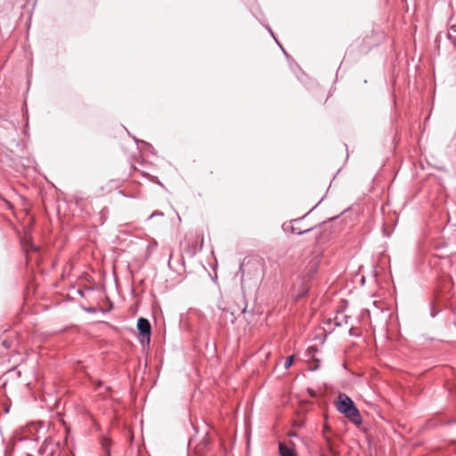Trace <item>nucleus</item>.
<instances>
[{
    "label": "nucleus",
    "mask_w": 456,
    "mask_h": 456,
    "mask_svg": "<svg viewBox=\"0 0 456 456\" xmlns=\"http://www.w3.org/2000/svg\"><path fill=\"white\" fill-rule=\"evenodd\" d=\"M240 273L241 290L246 294L260 285L264 275L263 265L256 257L246 256L240 264Z\"/></svg>",
    "instance_id": "1"
},
{
    "label": "nucleus",
    "mask_w": 456,
    "mask_h": 456,
    "mask_svg": "<svg viewBox=\"0 0 456 456\" xmlns=\"http://www.w3.org/2000/svg\"><path fill=\"white\" fill-rule=\"evenodd\" d=\"M338 412L345 415L352 423L360 426L362 423V416L354 402L346 394H339L336 402Z\"/></svg>",
    "instance_id": "2"
},
{
    "label": "nucleus",
    "mask_w": 456,
    "mask_h": 456,
    "mask_svg": "<svg viewBox=\"0 0 456 456\" xmlns=\"http://www.w3.org/2000/svg\"><path fill=\"white\" fill-rule=\"evenodd\" d=\"M323 199H322L315 206H314L305 215H304L303 216L301 217H298V218H295V219H292L290 220L289 222H285L282 224V230L285 232H291V233H297L298 235H303V234H306L312 231H314L316 229H318L322 224H319V225H315V226H313V227H309V228H306V229H304V230H300L299 228L296 227L295 226V224L297 223H299L301 222L303 219H305L306 217V216H308L319 204L320 202Z\"/></svg>",
    "instance_id": "3"
},
{
    "label": "nucleus",
    "mask_w": 456,
    "mask_h": 456,
    "mask_svg": "<svg viewBox=\"0 0 456 456\" xmlns=\"http://www.w3.org/2000/svg\"><path fill=\"white\" fill-rule=\"evenodd\" d=\"M138 340L142 348L149 347L151 343V325L148 319L140 317L137 320Z\"/></svg>",
    "instance_id": "4"
},
{
    "label": "nucleus",
    "mask_w": 456,
    "mask_h": 456,
    "mask_svg": "<svg viewBox=\"0 0 456 456\" xmlns=\"http://www.w3.org/2000/svg\"><path fill=\"white\" fill-rule=\"evenodd\" d=\"M314 273H315V269H313L306 276H304L302 278L301 284L297 290V298H302L307 295V293L309 292V289H310L309 282L313 279Z\"/></svg>",
    "instance_id": "5"
},
{
    "label": "nucleus",
    "mask_w": 456,
    "mask_h": 456,
    "mask_svg": "<svg viewBox=\"0 0 456 456\" xmlns=\"http://www.w3.org/2000/svg\"><path fill=\"white\" fill-rule=\"evenodd\" d=\"M203 244H204L203 236H197L195 243L187 245V247L185 248L184 250L189 256L192 257L202 249Z\"/></svg>",
    "instance_id": "6"
},
{
    "label": "nucleus",
    "mask_w": 456,
    "mask_h": 456,
    "mask_svg": "<svg viewBox=\"0 0 456 456\" xmlns=\"http://www.w3.org/2000/svg\"><path fill=\"white\" fill-rule=\"evenodd\" d=\"M280 456H297L294 448L289 447L283 443H279Z\"/></svg>",
    "instance_id": "7"
},
{
    "label": "nucleus",
    "mask_w": 456,
    "mask_h": 456,
    "mask_svg": "<svg viewBox=\"0 0 456 456\" xmlns=\"http://www.w3.org/2000/svg\"><path fill=\"white\" fill-rule=\"evenodd\" d=\"M102 446L104 451V456H110V441L107 438L102 440Z\"/></svg>",
    "instance_id": "8"
},
{
    "label": "nucleus",
    "mask_w": 456,
    "mask_h": 456,
    "mask_svg": "<svg viewBox=\"0 0 456 456\" xmlns=\"http://www.w3.org/2000/svg\"><path fill=\"white\" fill-rule=\"evenodd\" d=\"M351 319L349 315H343L341 319L338 317L335 318V326H342L344 323L346 324L348 321Z\"/></svg>",
    "instance_id": "9"
},
{
    "label": "nucleus",
    "mask_w": 456,
    "mask_h": 456,
    "mask_svg": "<svg viewBox=\"0 0 456 456\" xmlns=\"http://www.w3.org/2000/svg\"><path fill=\"white\" fill-rule=\"evenodd\" d=\"M134 140L138 147H140V144H142L145 149L149 150L150 151H152L153 147L151 143H149L145 141H142V140H138L135 137H134Z\"/></svg>",
    "instance_id": "10"
},
{
    "label": "nucleus",
    "mask_w": 456,
    "mask_h": 456,
    "mask_svg": "<svg viewBox=\"0 0 456 456\" xmlns=\"http://www.w3.org/2000/svg\"><path fill=\"white\" fill-rule=\"evenodd\" d=\"M293 362H294V356L293 355L288 356L284 362V368L286 370H288L293 364Z\"/></svg>",
    "instance_id": "11"
},
{
    "label": "nucleus",
    "mask_w": 456,
    "mask_h": 456,
    "mask_svg": "<svg viewBox=\"0 0 456 456\" xmlns=\"http://www.w3.org/2000/svg\"><path fill=\"white\" fill-rule=\"evenodd\" d=\"M446 37L454 45H456V36H452L451 31H448L446 34Z\"/></svg>",
    "instance_id": "12"
},
{
    "label": "nucleus",
    "mask_w": 456,
    "mask_h": 456,
    "mask_svg": "<svg viewBox=\"0 0 456 456\" xmlns=\"http://www.w3.org/2000/svg\"><path fill=\"white\" fill-rule=\"evenodd\" d=\"M438 313H439V310H437V309L436 308V306L432 305H431V311H430V315H431V317H432V318H435V317L438 314Z\"/></svg>",
    "instance_id": "13"
},
{
    "label": "nucleus",
    "mask_w": 456,
    "mask_h": 456,
    "mask_svg": "<svg viewBox=\"0 0 456 456\" xmlns=\"http://www.w3.org/2000/svg\"><path fill=\"white\" fill-rule=\"evenodd\" d=\"M164 214L160 211H154L151 216H149L148 219H151L154 216H162Z\"/></svg>",
    "instance_id": "14"
},
{
    "label": "nucleus",
    "mask_w": 456,
    "mask_h": 456,
    "mask_svg": "<svg viewBox=\"0 0 456 456\" xmlns=\"http://www.w3.org/2000/svg\"><path fill=\"white\" fill-rule=\"evenodd\" d=\"M265 28H266V29L268 30V32L272 35V37L274 38L275 42H276L277 44H279V41H278V40H277V38L275 37V36H274V34H273V32L272 28H270V26L266 25V26H265Z\"/></svg>",
    "instance_id": "15"
},
{
    "label": "nucleus",
    "mask_w": 456,
    "mask_h": 456,
    "mask_svg": "<svg viewBox=\"0 0 456 456\" xmlns=\"http://www.w3.org/2000/svg\"><path fill=\"white\" fill-rule=\"evenodd\" d=\"M449 31L452 33H456V24H452L449 28Z\"/></svg>",
    "instance_id": "16"
},
{
    "label": "nucleus",
    "mask_w": 456,
    "mask_h": 456,
    "mask_svg": "<svg viewBox=\"0 0 456 456\" xmlns=\"http://www.w3.org/2000/svg\"><path fill=\"white\" fill-rule=\"evenodd\" d=\"M277 45L281 47V49L282 50V52H283V53L285 54V56H286L287 58H289V54H288V53H287V52L284 50V48L281 45V44L279 43V44H277Z\"/></svg>",
    "instance_id": "17"
},
{
    "label": "nucleus",
    "mask_w": 456,
    "mask_h": 456,
    "mask_svg": "<svg viewBox=\"0 0 456 456\" xmlns=\"http://www.w3.org/2000/svg\"><path fill=\"white\" fill-rule=\"evenodd\" d=\"M349 335H350V336H357V335L355 334V332H354V328H353V327H352V328L350 329V330H349Z\"/></svg>",
    "instance_id": "18"
},
{
    "label": "nucleus",
    "mask_w": 456,
    "mask_h": 456,
    "mask_svg": "<svg viewBox=\"0 0 456 456\" xmlns=\"http://www.w3.org/2000/svg\"><path fill=\"white\" fill-rule=\"evenodd\" d=\"M86 311L89 313H94L95 309L94 308H87Z\"/></svg>",
    "instance_id": "19"
},
{
    "label": "nucleus",
    "mask_w": 456,
    "mask_h": 456,
    "mask_svg": "<svg viewBox=\"0 0 456 456\" xmlns=\"http://www.w3.org/2000/svg\"><path fill=\"white\" fill-rule=\"evenodd\" d=\"M77 294L80 295L81 297L85 296L84 291H82L80 289L77 291Z\"/></svg>",
    "instance_id": "20"
},
{
    "label": "nucleus",
    "mask_w": 456,
    "mask_h": 456,
    "mask_svg": "<svg viewBox=\"0 0 456 456\" xmlns=\"http://www.w3.org/2000/svg\"><path fill=\"white\" fill-rule=\"evenodd\" d=\"M32 248L34 251H37V250L39 249V248H38V247H37V246H32V248Z\"/></svg>",
    "instance_id": "21"
},
{
    "label": "nucleus",
    "mask_w": 456,
    "mask_h": 456,
    "mask_svg": "<svg viewBox=\"0 0 456 456\" xmlns=\"http://www.w3.org/2000/svg\"><path fill=\"white\" fill-rule=\"evenodd\" d=\"M102 383L101 381H99L98 384H97V387H102Z\"/></svg>",
    "instance_id": "22"
},
{
    "label": "nucleus",
    "mask_w": 456,
    "mask_h": 456,
    "mask_svg": "<svg viewBox=\"0 0 456 456\" xmlns=\"http://www.w3.org/2000/svg\"><path fill=\"white\" fill-rule=\"evenodd\" d=\"M337 216H333L332 218H330L329 220L336 219Z\"/></svg>",
    "instance_id": "23"
}]
</instances>
